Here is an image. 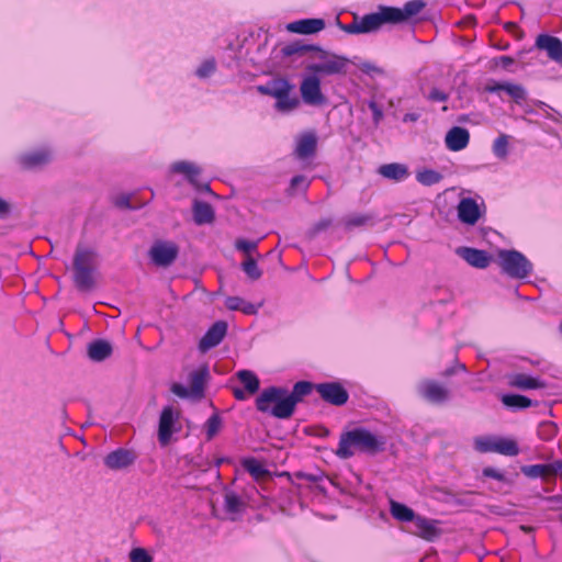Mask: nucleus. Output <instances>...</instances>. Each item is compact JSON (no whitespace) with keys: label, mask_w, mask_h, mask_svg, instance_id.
<instances>
[{"label":"nucleus","mask_w":562,"mask_h":562,"mask_svg":"<svg viewBox=\"0 0 562 562\" xmlns=\"http://www.w3.org/2000/svg\"><path fill=\"white\" fill-rule=\"evenodd\" d=\"M536 47L546 50L550 59L562 63V41L559 37L540 34L536 38Z\"/></svg>","instance_id":"nucleus-12"},{"label":"nucleus","mask_w":562,"mask_h":562,"mask_svg":"<svg viewBox=\"0 0 562 562\" xmlns=\"http://www.w3.org/2000/svg\"><path fill=\"white\" fill-rule=\"evenodd\" d=\"M311 50L317 52L318 54H321V57L325 58V56H326V52L321 49L319 47H316L313 45H304V44H301L300 42H294V43L285 45L281 52H282L283 56H293V55H303Z\"/></svg>","instance_id":"nucleus-33"},{"label":"nucleus","mask_w":562,"mask_h":562,"mask_svg":"<svg viewBox=\"0 0 562 562\" xmlns=\"http://www.w3.org/2000/svg\"><path fill=\"white\" fill-rule=\"evenodd\" d=\"M483 475L485 477H491V479H494V480H497V481H504L505 480V475L504 473H502L501 471L494 469V468H484L483 469Z\"/></svg>","instance_id":"nucleus-55"},{"label":"nucleus","mask_w":562,"mask_h":562,"mask_svg":"<svg viewBox=\"0 0 562 562\" xmlns=\"http://www.w3.org/2000/svg\"><path fill=\"white\" fill-rule=\"evenodd\" d=\"M241 269L250 280H258L262 276V271L259 269L256 258H245L241 262Z\"/></svg>","instance_id":"nucleus-41"},{"label":"nucleus","mask_w":562,"mask_h":562,"mask_svg":"<svg viewBox=\"0 0 562 562\" xmlns=\"http://www.w3.org/2000/svg\"><path fill=\"white\" fill-rule=\"evenodd\" d=\"M131 562H151L153 558L143 548H134L130 552Z\"/></svg>","instance_id":"nucleus-46"},{"label":"nucleus","mask_w":562,"mask_h":562,"mask_svg":"<svg viewBox=\"0 0 562 562\" xmlns=\"http://www.w3.org/2000/svg\"><path fill=\"white\" fill-rule=\"evenodd\" d=\"M204 427H205L206 438H207V440H211L220 431V429L222 427V418L220 417L218 414H213L207 418Z\"/></svg>","instance_id":"nucleus-44"},{"label":"nucleus","mask_w":562,"mask_h":562,"mask_svg":"<svg viewBox=\"0 0 562 562\" xmlns=\"http://www.w3.org/2000/svg\"><path fill=\"white\" fill-rule=\"evenodd\" d=\"M390 512L396 520L403 522L415 521L417 518L412 508L393 499L390 502Z\"/></svg>","instance_id":"nucleus-30"},{"label":"nucleus","mask_w":562,"mask_h":562,"mask_svg":"<svg viewBox=\"0 0 562 562\" xmlns=\"http://www.w3.org/2000/svg\"><path fill=\"white\" fill-rule=\"evenodd\" d=\"M315 390L324 402L334 406H342L349 400L348 391L339 382L318 383Z\"/></svg>","instance_id":"nucleus-9"},{"label":"nucleus","mask_w":562,"mask_h":562,"mask_svg":"<svg viewBox=\"0 0 562 562\" xmlns=\"http://www.w3.org/2000/svg\"><path fill=\"white\" fill-rule=\"evenodd\" d=\"M505 82H493L492 85L486 86V91L488 92H498L504 91Z\"/></svg>","instance_id":"nucleus-60"},{"label":"nucleus","mask_w":562,"mask_h":562,"mask_svg":"<svg viewBox=\"0 0 562 562\" xmlns=\"http://www.w3.org/2000/svg\"><path fill=\"white\" fill-rule=\"evenodd\" d=\"M331 220L330 218H322L313 226V233L318 234L321 232L326 231L331 226Z\"/></svg>","instance_id":"nucleus-56"},{"label":"nucleus","mask_w":562,"mask_h":562,"mask_svg":"<svg viewBox=\"0 0 562 562\" xmlns=\"http://www.w3.org/2000/svg\"><path fill=\"white\" fill-rule=\"evenodd\" d=\"M504 91H506L517 103L526 99V91L520 85L505 82Z\"/></svg>","instance_id":"nucleus-45"},{"label":"nucleus","mask_w":562,"mask_h":562,"mask_svg":"<svg viewBox=\"0 0 562 562\" xmlns=\"http://www.w3.org/2000/svg\"><path fill=\"white\" fill-rule=\"evenodd\" d=\"M425 8L423 0H412L403 8L379 7V10L359 19L363 34L378 31L383 24H400L416 16Z\"/></svg>","instance_id":"nucleus-2"},{"label":"nucleus","mask_w":562,"mask_h":562,"mask_svg":"<svg viewBox=\"0 0 562 562\" xmlns=\"http://www.w3.org/2000/svg\"><path fill=\"white\" fill-rule=\"evenodd\" d=\"M508 135L501 134L493 143V154L499 159H505L508 156Z\"/></svg>","instance_id":"nucleus-39"},{"label":"nucleus","mask_w":562,"mask_h":562,"mask_svg":"<svg viewBox=\"0 0 562 562\" xmlns=\"http://www.w3.org/2000/svg\"><path fill=\"white\" fill-rule=\"evenodd\" d=\"M52 160V154L48 149H38L23 154L19 157V164L24 170L42 168Z\"/></svg>","instance_id":"nucleus-13"},{"label":"nucleus","mask_w":562,"mask_h":562,"mask_svg":"<svg viewBox=\"0 0 562 562\" xmlns=\"http://www.w3.org/2000/svg\"><path fill=\"white\" fill-rule=\"evenodd\" d=\"M459 255L472 267L484 269L490 266L492 257L485 251L471 247L459 249Z\"/></svg>","instance_id":"nucleus-18"},{"label":"nucleus","mask_w":562,"mask_h":562,"mask_svg":"<svg viewBox=\"0 0 562 562\" xmlns=\"http://www.w3.org/2000/svg\"><path fill=\"white\" fill-rule=\"evenodd\" d=\"M509 385L519 390H537L543 389L546 383L529 374L517 373L510 376Z\"/></svg>","instance_id":"nucleus-24"},{"label":"nucleus","mask_w":562,"mask_h":562,"mask_svg":"<svg viewBox=\"0 0 562 562\" xmlns=\"http://www.w3.org/2000/svg\"><path fill=\"white\" fill-rule=\"evenodd\" d=\"M428 99L434 102H445L448 100V94L437 88L431 89Z\"/></svg>","instance_id":"nucleus-54"},{"label":"nucleus","mask_w":562,"mask_h":562,"mask_svg":"<svg viewBox=\"0 0 562 562\" xmlns=\"http://www.w3.org/2000/svg\"><path fill=\"white\" fill-rule=\"evenodd\" d=\"M294 90V85L290 83L283 89L282 95L276 98V109L280 112H291L299 108L300 99L292 94Z\"/></svg>","instance_id":"nucleus-23"},{"label":"nucleus","mask_w":562,"mask_h":562,"mask_svg":"<svg viewBox=\"0 0 562 562\" xmlns=\"http://www.w3.org/2000/svg\"><path fill=\"white\" fill-rule=\"evenodd\" d=\"M247 392L245 390H241V389H234L233 390V395L236 400L238 401H245L247 398Z\"/></svg>","instance_id":"nucleus-63"},{"label":"nucleus","mask_w":562,"mask_h":562,"mask_svg":"<svg viewBox=\"0 0 562 562\" xmlns=\"http://www.w3.org/2000/svg\"><path fill=\"white\" fill-rule=\"evenodd\" d=\"M368 106L372 112L373 123L375 126H378L383 119V111L381 106L373 100L368 103Z\"/></svg>","instance_id":"nucleus-50"},{"label":"nucleus","mask_w":562,"mask_h":562,"mask_svg":"<svg viewBox=\"0 0 562 562\" xmlns=\"http://www.w3.org/2000/svg\"><path fill=\"white\" fill-rule=\"evenodd\" d=\"M193 218L198 225L211 224L215 220V213L212 205L207 202L195 200L193 202Z\"/></svg>","instance_id":"nucleus-22"},{"label":"nucleus","mask_w":562,"mask_h":562,"mask_svg":"<svg viewBox=\"0 0 562 562\" xmlns=\"http://www.w3.org/2000/svg\"><path fill=\"white\" fill-rule=\"evenodd\" d=\"M235 248L245 255V258L260 257L258 252V240H248L245 238H237L235 240Z\"/></svg>","instance_id":"nucleus-36"},{"label":"nucleus","mask_w":562,"mask_h":562,"mask_svg":"<svg viewBox=\"0 0 562 562\" xmlns=\"http://www.w3.org/2000/svg\"><path fill=\"white\" fill-rule=\"evenodd\" d=\"M470 142V133L467 128L453 126L446 134L445 143L449 150L460 151L464 149Z\"/></svg>","instance_id":"nucleus-14"},{"label":"nucleus","mask_w":562,"mask_h":562,"mask_svg":"<svg viewBox=\"0 0 562 562\" xmlns=\"http://www.w3.org/2000/svg\"><path fill=\"white\" fill-rule=\"evenodd\" d=\"M115 205L119 206V207H126V209L133 207L131 205V196L127 195V194H123V195L117 196L115 199Z\"/></svg>","instance_id":"nucleus-58"},{"label":"nucleus","mask_w":562,"mask_h":562,"mask_svg":"<svg viewBox=\"0 0 562 562\" xmlns=\"http://www.w3.org/2000/svg\"><path fill=\"white\" fill-rule=\"evenodd\" d=\"M74 280L80 291H89L93 288L92 268L74 269Z\"/></svg>","instance_id":"nucleus-32"},{"label":"nucleus","mask_w":562,"mask_h":562,"mask_svg":"<svg viewBox=\"0 0 562 562\" xmlns=\"http://www.w3.org/2000/svg\"><path fill=\"white\" fill-rule=\"evenodd\" d=\"M325 29L323 19H303L291 22L286 25V30L296 34H315Z\"/></svg>","instance_id":"nucleus-19"},{"label":"nucleus","mask_w":562,"mask_h":562,"mask_svg":"<svg viewBox=\"0 0 562 562\" xmlns=\"http://www.w3.org/2000/svg\"><path fill=\"white\" fill-rule=\"evenodd\" d=\"M240 312L246 315H252L257 313V307L252 303L244 301Z\"/></svg>","instance_id":"nucleus-59"},{"label":"nucleus","mask_w":562,"mask_h":562,"mask_svg":"<svg viewBox=\"0 0 562 562\" xmlns=\"http://www.w3.org/2000/svg\"><path fill=\"white\" fill-rule=\"evenodd\" d=\"M244 301L245 300L239 296H228L225 300V306L231 311H240Z\"/></svg>","instance_id":"nucleus-52"},{"label":"nucleus","mask_w":562,"mask_h":562,"mask_svg":"<svg viewBox=\"0 0 562 562\" xmlns=\"http://www.w3.org/2000/svg\"><path fill=\"white\" fill-rule=\"evenodd\" d=\"M306 69L312 74H323L324 75V67L323 63L319 64H311L306 67Z\"/></svg>","instance_id":"nucleus-61"},{"label":"nucleus","mask_w":562,"mask_h":562,"mask_svg":"<svg viewBox=\"0 0 562 562\" xmlns=\"http://www.w3.org/2000/svg\"><path fill=\"white\" fill-rule=\"evenodd\" d=\"M243 468L256 480L268 475V470L255 458H248L243 461Z\"/></svg>","instance_id":"nucleus-37"},{"label":"nucleus","mask_w":562,"mask_h":562,"mask_svg":"<svg viewBox=\"0 0 562 562\" xmlns=\"http://www.w3.org/2000/svg\"><path fill=\"white\" fill-rule=\"evenodd\" d=\"M296 476L300 479L306 480L311 483H315L318 480L316 475L310 474V473H303V472L296 473Z\"/></svg>","instance_id":"nucleus-64"},{"label":"nucleus","mask_w":562,"mask_h":562,"mask_svg":"<svg viewBox=\"0 0 562 562\" xmlns=\"http://www.w3.org/2000/svg\"><path fill=\"white\" fill-rule=\"evenodd\" d=\"M342 30L349 34H363L359 18H355L351 23L342 26Z\"/></svg>","instance_id":"nucleus-53"},{"label":"nucleus","mask_w":562,"mask_h":562,"mask_svg":"<svg viewBox=\"0 0 562 562\" xmlns=\"http://www.w3.org/2000/svg\"><path fill=\"white\" fill-rule=\"evenodd\" d=\"M318 57L323 60L324 75H337L346 71L348 64V59L346 57L337 55L328 56L327 53L325 58L321 57V54H318Z\"/></svg>","instance_id":"nucleus-26"},{"label":"nucleus","mask_w":562,"mask_h":562,"mask_svg":"<svg viewBox=\"0 0 562 562\" xmlns=\"http://www.w3.org/2000/svg\"><path fill=\"white\" fill-rule=\"evenodd\" d=\"M502 403L512 409H525L532 405V401L520 394H505L502 396Z\"/></svg>","instance_id":"nucleus-34"},{"label":"nucleus","mask_w":562,"mask_h":562,"mask_svg":"<svg viewBox=\"0 0 562 562\" xmlns=\"http://www.w3.org/2000/svg\"><path fill=\"white\" fill-rule=\"evenodd\" d=\"M291 82L284 77H276L265 85L257 86V91L262 95H269L272 98H277L282 95L283 89L286 88Z\"/></svg>","instance_id":"nucleus-25"},{"label":"nucleus","mask_w":562,"mask_h":562,"mask_svg":"<svg viewBox=\"0 0 562 562\" xmlns=\"http://www.w3.org/2000/svg\"><path fill=\"white\" fill-rule=\"evenodd\" d=\"M237 378L244 384L245 391L248 393V395H254L259 391L260 381L252 371L240 370L237 372Z\"/></svg>","instance_id":"nucleus-31"},{"label":"nucleus","mask_w":562,"mask_h":562,"mask_svg":"<svg viewBox=\"0 0 562 562\" xmlns=\"http://www.w3.org/2000/svg\"><path fill=\"white\" fill-rule=\"evenodd\" d=\"M314 389L315 384L308 381L296 382L291 393L285 387H266L256 398V408L276 418L288 419L293 415L296 404L302 402Z\"/></svg>","instance_id":"nucleus-1"},{"label":"nucleus","mask_w":562,"mask_h":562,"mask_svg":"<svg viewBox=\"0 0 562 562\" xmlns=\"http://www.w3.org/2000/svg\"><path fill=\"white\" fill-rule=\"evenodd\" d=\"M179 255V247L169 240H156L148 251L153 263L157 267L171 266Z\"/></svg>","instance_id":"nucleus-7"},{"label":"nucleus","mask_w":562,"mask_h":562,"mask_svg":"<svg viewBox=\"0 0 562 562\" xmlns=\"http://www.w3.org/2000/svg\"><path fill=\"white\" fill-rule=\"evenodd\" d=\"M310 183L311 181L305 176L299 175L292 178L290 189L292 191H306L310 187Z\"/></svg>","instance_id":"nucleus-47"},{"label":"nucleus","mask_w":562,"mask_h":562,"mask_svg":"<svg viewBox=\"0 0 562 562\" xmlns=\"http://www.w3.org/2000/svg\"><path fill=\"white\" fill-rule=\"evenodd\" d=\"M378 173L383 178L395 182L404 181L409 177L407 166L398 162L381 165L378 169Z\"/></svg>","instance_id":"nucleus-21"},{"label":"nucleus","mask_w":562,"mask_h":562,"mask_svg":"<svg viewBox=\"0 0 562 562\" xmlns=\"http://www.w3.org/2000/svg\"><path fill=\"white\" fill-rule=\"evenodd\" d=\"M209 379V368L202 366L189 374V389L180 383L171 385V392L181 398L201 401L205 396V385Z\"/></svg>","instance_id":"nucleus-5"},{"label":"nucleus","mask_w":562,"mask_h":562,"mask_svg":"<svg viewBox=\"0 0 562 562\" xmlns=\"http://www.w3.org/2000/svg\"><path fill=\"white\" fill-rule=\"evenodd\" d=\"M300 93L305 104L319 106L326 102L322 92L321 80L317 76H305L300 85Z\"/></svg>","instance_id":"nucleus-8"},{"label":"nucleus","mask_w":562,"mask_h":562,"mask_svg":"<svg viewBox=\"0 0 562 562\" xmlns=\"http://www.w3.org/2000/svg\"><path fill=\"white\" fill-rule=\"evenodd\" d=\"M369 221H370L369 215L358 214V215L350 216L346 221V225H347V227H358V226H362V225L367 224Z\"/></svg>","instance_id":"nucleus-49"},{"label":"nucleus","mask_w":562,"mask_h":562,"mask_svg":"<svg viewBox=\"0 0 562 562\" xmlns=\"http://www.w3.org/2000/svg\"><path fill=\"white\" fill-rule=\"evenodd\" d=\"M94 256L95 254L93 250L78 245L74 257V269L92 268Z\"/></svg>","instance_id":"nucleus-29"},{"label":"nucleus","mask_w":562,"mask_h":562,"mask_svg":"<svg viewBox=\"0 0 562 562\" xmlns=\"http://www.w3.org/2000/svg\"><path fill=\"white\" fill-rule=\"evenodd\" d=\"M360 70L367 75H376V76H383L385 74L384 69L376 66L373 63L364 61L359 66Z\"/></svg>","instance_id":"nucleus-48"},{"label":"nucleus","mask_w":562,"mask_h":562,"mask_svg":"<svg viewBox=\"0 0 562 562\" xmlns=\"http://www.w3.org/2000/svg\"><path fill=\"white\" fill-rule=\"evenodd\" d=\"M227 333V323L224 321L215 322L199 341V350L204 353L218 346Z\"/></svg>","instance_id":"nucleus-11"},{"label":"nucleus","mask_w":562,"mask_h":562,"mask_svg":"<svg viewBox=\"0 0 562 562\" xmlns=\"http://www.w3.org/2000/svg\"><path fill=\"white\" fill-rule=\"evenodd\" d=\"M385 439L371 432L364 427H358L340 435L336 456L340 459H349L355 451L374 456L384 450Z\"/></svg>","instance_id":"nucleus-3"},{"label":"nucleus","mask_w":562,"mask_h":562,"mask_svg":"<svg viewBox=\"0 0 562 562\" xmlns=\"http://www.w3.org/2000/svg\"><path fill=\"white\" fill-rule=\"evenodd\" d=\"M502 271L515 279H525L532 271V263L518 250L501 249L497 252Z\"/></svg>","instance_id":"nucleus-4"},{"label":"nucleus","mask_w":562,"mask_h":562,"mask_svg":"<svg viewBox=\"0 0 562 562\" xmlns=\"http://www.w3.org/2000/svg\"><path fill=\"white\" fill-rule=\"evenodd\" d=\"M244 503L240 497L234 492H226L224 496V508L229 514H237L241 512Z\"/></svg>","instance_id":"nucleus-38"},{"label":"nucleus","mask_w":562,"mask_h":562,"mask_svg":"<svg viewBox=\"0 0 562 562\" xmlns=\"http://www.w3.org/2000/svg\"><path fill=\"white\" fill-rule=\"evenodd\" d=\"M316 148V135L314 133H306L299 138L294 153L299 159L305 160L315 156Z\"/></svg>","instance_id":"nucleus-20"},{"label":"nucleus","mask_w":562,"mask_h":562,"mask_svg":"<svg viewBox=\"0 0 562 562\" xmlns=\"http://www.w3.org/2000/svg\"><path fill=\"white\" fill-rule=\"evenodd\" d=\"M171 171L175 173H181L186 179L202 193H212L211 187L207 182H203L199 179L201 175V168L190 161H176L171 165Z\"/></svg>","instance_id":"nucleus-10"},{"label":"nucleus","mask_w":562,"mask_h":562,"mask_svg":"<svg viewBox=\"0 0 562 562\" xmlns=\"http://www.w3.org/2000/svg\"><path fill=\"white\" fill-rule=\"evenodd\" d=\"M514 61H515L514 58L510 56H499L498 57V63L504 68L509 67L510 65L514 64Z\"/></svg>","instance_id":"nucleus-62"},{"label":"nucleus","mask_w":562,"mask_h":562,"mask_svg":"<svg viewBox=\"0 0 562 562\" xmlns=\"http://www.w3.org/2000/svg\"><path fill=\"white\" fill-rule=\"evenodd\" d=\"M215 70V63L214 60H206L204 61L201 67L196 70V75L201 78H205L210 76Z\"/></svg>","instance_id":"nucleus-51"},{"label":"nucleus","mask_w":562,"mask_h":562,"mask_svg":"<svg viewBox=\"0 0 562 562\" xmlns=\"http://www.w3.org/2000/svg\"><path fill=\"white\" fill-rule=\"evenodd\" d=\"M415 526L418 530L417 535L427 541H432L440 535V530L436 527V521L425 517L417 516Z\"/></svg>","instance_id":"nucleus-27"},{"label":"nucleus","mask_w":562,"mask_h":562,"mask_svg":"<svg viewBox=\"0 0 562 562\" xmlns=\"http://www.w3.org/2000/svg\"><path fill=\"white\" fill-rule=\"evenodd\" d=\"M481 216L477 203L471 198H463L458 204V217L468 225H474Z\"/></svg>","instance_id":"nucleus-17"},{"label":"nucleus","mask_w":562,"mask_h":562,"mask_svg":"<svg viewBox=\"0 0 562 562\" xmlns=\"http://www.w3.org/2000/svg\"><path fill=\"white\" fill-rule=\"evenodd\" d=\"M173 424L175 416L173 409L171 406H166L162 408L160 418H159V427H158V440L161 446H166L169 443L172 432H173Z\"/></svg>","instance_id":"nucleus-16"},{"label":"nucleus","mask_w":562,"mask_h":562,"mask_svg":"<svg viewBox=\"0 0 562 562\" xmlns=\"http://www.w3.org/2000/svg\"><path fill=\"white\" fill-rule=\"evenodd\" d=\"M416 179L424 186H432L438 183L442 179V176L436 170L424 169L417 173Z\"/></svg>","instance_id":"nucleus-42"},{"label":"nucleus","mask_w":562,"mask_h":562,"mask_svg":"<svg viewBox=\"0 0 562 562\" xmlns=\"http://www.w3.org/2000/svg\"><path fill=\"white\" fill-rule=\"evenodd\" d=\"M112 353V346L109 341L97 339L89 344L88 356L93 361H103Z\"/></svg>","instance_id":"nucleus-28"},{"label":"nucleus","mask_w":562,"mask_h":562,"mask_svg":"<svg viewBox=\"0 0 562 562\" xmlns=\"http://www.w3.org/2000/svg\"><path fill=\"white\" fill-rule=\"evenodd\" d=\"M496 437L482 436L474 439V448L477 452H495Z\"/></svg>","instance_id":"nucleus-40"},{"label":"nucleus","mask_w":562,"mask_h":562,"mask_svg":"<svg viewBox=\"0 0 562 562\" xmlns=\"http://www.w3.org/2000/svg\"><path fill=\"white\" fill-rule=\"evenodd\" d=\"M135 459L134 452L120 448L106 454L104 464L111 470H121L133 464Z\"/></svg>","instance_id":"nucleus-15"},{"label":"nucleus","mask_w":562,"mask_h":562,"mask_svg":"<svg viewBox=\"0 0 562 562\" xmlns=\"http://www.w3.org/2000/svg\"><path fill=\"white\" fill-rule=\"evenodd\" d=\"M552 470L548 464H533L522 468V473L529 477H546Z\"/></svg>","instance_id":"nucleus-43"},{"label":"nucleus","mask_w":562,"mask_h":562,"mask_svg":"<svg viewBox=\"0 0 562 562\" xmlns=\"http://www.w3.org/2000/svg\"><path fill=\"white\" fill-rule=\"evenodd\" d=\"M458 371H465V366L463 363L457 362L454 366L447 368L442 372V375L448 378L452 374H456Z\"/></svg>","instance_id":"nucleus-57"},{"label":"nucleus","mask_w":562,"mask_h":562,"mask_svg":"<svg viewBox=\"0 0 562 562\" xmlns=\"http://www.w3.org/2000/svg\"><path fill=\"white\" fill-rule=\"evenodd\" d=\"M416 391L424 401L432 405H443L451 397L450 389L445 383L435 379L422 380Z\"/></svg>","instance_id":"nucleus-6"},{"label":"nucleus","mask_w":562,"mask_h":562,"mask_svg":"<svg viewBox=\"0 0 562 562\" xmlns=\"http://www.w3.org/2000/svg\"><path fill=\"white\" fill-rule=\"evenodd\" d=\"M495 452L503 456L515 457L519 453V448L514 439L496 437Z\"/></svg>","instance_id":"nucleus-35"}]
</instances>
